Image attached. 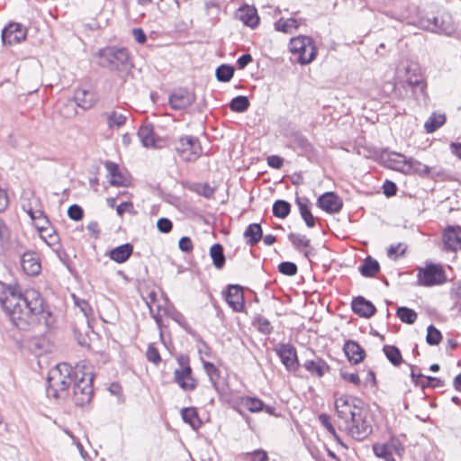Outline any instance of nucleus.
<instances>
[{"mask_svg":"<svg viewBox=\"0 0 461 461\" xmlns=\"http://www.w3.org/2000/svg\"><path fill=\"white\" fill-rule=\"evenodd\" d=\"M0 304L13 324L23 330L37 325L45 314L44 300L35 289L22 292L15 287L3 285Z\"/></svg>","mask_w":461,"mask_h":461,"instance_id":"f257e3e1","label":"nucleus"},{"mask_svg":"<svg viewBox=\"0 0 461 461\" xmlns=\"http://www.w3.org/2000/svg\"><path fill=\"white\" fill-rule=\"evenodd\" d=\"M76 366L68 363H59L49 372L46 393L48 397L56 400L64 399L68 389L75 382Z\"/></svg>","mask_w":461,"mask_h":461,"instance_id":"f03ea898","label":"nucleus"},{"mask_svg":"<svg viewBox=\"0 0 461 461\" xmlns=\"http://www.w3.org/2000/svg\"><path fill=\"white\" fill-rule=\"evenodd\" d=\"M93 379L94 375L90 366H76L72 401L77 406L85 407L90 403L94 393Z\"/></svg>","mask_w":461,"mask_h":461,"instance_id":"7ed1b4c3","label":"nucleus"},{"mask_svg":"<svg viewBox=\"0 0 461 461\" xmlns=\"http://www.w3.org/2000/svg\"><path fill=\"white\" fill-rule=\"evenodd\" d=\"M95 57L100 67L111 71H122L131 67V57L126 48L107 46L100 49Z\"/></svg>","mask_w":461,"mask_h":461,"instance_id":"20e7f679","label":"nucleus"},{"mask_svg":"<svg viewBox=\"0 0 461 461\" xmlns=\"http://www.w3.org/2000/svg\"><path fill=\"white\" fill-rule=\"evenodd\" d=\"M221 395L230 406L240 415H243L245 411L252 413L262 411L272 413V408L267 406L264 402L258 397L240 395L234 393H223Z\"/></svg>","mask_w":461,"mask_h":461,"instance_id":"39448f33","label":"nucleus"},{"mask_svg":"<svg viewBox=\"0 0 461 461\" xmlns=\"http://www.w3.org/2000/svg\"><path fill=\"white\" fill-rule=\"evenodd\" d=\"M289 51L296 57V61L301 65L311 63L317 55V48L314 41L310 36L300 35L290 40Z\"/></svg>","mask_w":461,"mask_h":461,"instance_id":"423d86ee","label":"nucleus"},{"mask_svg":"<svg viewBox=\"0 0 461 461\" xmlns=\"http://www.w3.org/2000/svg\"><path fill=\"white\" fill-rule=\"evenodd\" d=\"M446 282L445 269L439 264L426 262L423 267L417 268V284L420 286L430 287Z\"/></svg>","mask_w":461,"mask_h":461,"instance_id":"0eeeda50","label":"nucleus"},{"mask_svg":"<svg viewBox=\"0 0 461 461\" xmlns=\"http://www.w3.org/2000/svg\"><path fill=\"white\" fill-rule=\"evenodd\" d=\"M175 149L180 159L184 162H194L203 153L198 138L189 135L178 138L175 142Z\"/></svg>","mask_w":461,"mask_h":461,"instance_id":"6e6552de","label":"nucleus"},{"mask_svg":"<svg viewBox=\"0 0 461 461\" xmlns=\"http://www.w3.org/2000/svg\"><path fill=\"white\" fill-rule=\"evenodd\" d=\"M176 360L179 366L174 371V381L183 391H194L197 387L198 381L193 375V370L189 364V357L181 355Z\"/></svg>","mask_w":461,"mask_h":461,"instance_id":"1a4fd4ad","label":"nucleus"},{"mask_svg":"<svg viewBox=\"0 0 461 461\" xmlns=\"http://www.w3.org/2000/svg\"><path fill=\"white\" fill-rule=\"evenodd\" d=\"M146 303L160 330V336L162 337V317L167 312L171 304L162 292L156 291H150L148 293Z\"/></svg>","mask_w":461,"mask_h":461,"instance_id":"9d476101","label":"nucleus"},{"mask_svg":"<svg viewBox=\"0 0 461 461\" xmlns=\"http://www.w3.org/2000/svg\"><path fill=\"white\" fill-rule=\"evenodd\" d=\"M346 431L357 440L365 439L372 432V426L366 420L363 408L344 422Z\"/></svg>","mask_w":461,"mask_h":461,"instance_id":"9b49d317","label":"nucleus"},{"mask_svg":"<svg viewBox=\"0 0 461 461\" xmlns=\"http://www.w3.org/2000/svg\"><path fill=\"white\" fill-rule=\"evenodd\" d=\"M372 449L376 457L384 461H396L394 456H401L404 452L402 443L394 437L390 438L385 442L373 444Z\"/></svg>","mask_w":461,"mask_h":461,"instance_id":"f8f14e48","label":"nucleus"},{"mask_svg":"<svg viewBox=\"0 0 461 461\" xmlns=\"http://www.w3.org/2000/svg\"><path fill=\"white\" fill-rule=\"evenodd\" d=\"M362 404L360 399L349 395H341L336 398L335 409L339 419L344 423L363 408Z\"/></svg>","mask_w":461,"mask_h":461,"instance_id":"ddd939ff","label":"nucleus"},{"mask_svg":"<svg viewBox=\"0 0 461 461\" xmlns=\"http://www.w3.org/2000/svg\"><path fill=\"white\" fill-rule=\"evenodd\" d=\"M275 351L288 372H296L300 367L295 348L288 343L276 346Z\"/></svg>","mask_w":461,"mask_h":461,"instance_id":"4468645a","label":"nucleus"},{"mask_svg":"<svg viewBox=\"0 0 461 461\" xmlns=\"http://www.w3.org/2000/svg\"><path fill=\"white\" fill-rule=\"evenodd\" d=\"M393 158L390 159L391 167L397 171L400 172H411L414 171H422L426 174L430 173V168L421 164L420 161L414 159L413 158H407L405 156L400 153H393Z\"/></svg>","mask_w":461,"mask_h":461,"instance_id":"2eb2a0df","label":"nucleus"},{"mask_svg":"<svg viewBox=\"0 0 461 461\" xmlns=\"http://www.w3.org/2000/svg\"><path fill=\"white\" fill-rule=\"evenodd\" d=\"M27 30L21 23H10L2 31L4 45H15L25 40Z\"/></svg>","mask_w":461,"mask_h":461,"instance_id":"dca6fc26","label":"nucleus"},{"mask_svg":"<svg viewBox=\"0 0 461 461\" xmlns=\"http://www.w3.org/2000/svg\"><path fill=\"white\" fill-rule=\"evenodd\" d=\"M138 137L145 148L162 149L165 141L154 132L151 123L141 125L138 131Z\"/></svg>","mask_w":461,"mask_h":461,"instance_id":"f3484780","label":"nucleus"},{"mask_svg":"<svg viewBox=\"0 0 461 461\" xmlns=\"http://www.w3.org/2000/svg\"><path fill=\"white\" fill-rule=\"evenodd\" d=\"M21 207L30 218L34 217V215H41V212L43 211L41 199L30 190L23 191L22 194Z\"/></svg>","mask_w":461,"mask_h":461,"instance_id":"a211bd4d","label":"nucleus"},{"mask_svg":"<svg viewBox=\"0 0 461 461\" xmlns=\"http://www.w3.org/2000/svg\"><path fill=\"white\" fill-rule=\"evenodd\" d=\"M225 300L228 305L236 312H243L245 308L244 294L241 286L230 285L226 293Z\"/></svg>","mask_w":461,"mask_h":461,"instance_id":"6ab92c4d","label":"nucleus"},{"mask_svg":"<svg viewBox=\"0 0 461 461\" xmlns=\"http://www.w3.org/2000/svg\"><path fill=\"white\" fill-rule=\"evenodd\" d=\"M317 205L328 213H336L342 209L343 203L338 194L327 192L318 198Z\"/></svg>","mask_w":461,"mask_h":461,"instance_id":"aec40b11","label":"nucleus"},{"mask_svg":"<svg viewBox=\"0 0 461 461\" xmlns=\"http://www.w3.org/2000/svg\"><path fill=\"white\" fill-rule=\"evenodd\" d=\"M21 267L28 276H38L41 270L39 255L34 251H26L21 257Z\"/></svg>","mask_w":461,"mask_h":461,"instance_id":"412c9836","label":"nucleus"},{"mask_svg":"<svg viewBox=\"0 0 461 461\" xmlns=\"http://www.w3.org/2000/svg\"><path fill=\"white\" fill-rule=\"evenodd\" d=\"M194 95L185 89H178L169 96V104L174 110H184L193 104Z\"/></svg>","mask_w":461,"mask_h":461,"instance_id":"4be33fe9","label":"nucleus"},{"mask_svg":"<svg viewBox=\"0 0 461 461\" xmlns=\"http://www.w3.org/2000/svg\"><path fill=\"white\" fill-rule=\"evenodd\" d=\"M443 241L447 250L456 251L461 249V227H447L443 232Z\"/></svg>","mask_w":461,"mask_h":461,"instance_id":"5701e85b","label":"nucleus"},{"mask_svg":"<svg viewBox=\"0 0 461 461\" xmlns=\"http://www.w3.org/2000/svg\"><path fill=\"white\" fill-rule=\"evenodd\" d=\"M303 366L312 376L317 378L323 377L330 371L329 364L324 359L318 357L313 359L305 360Z\"/></svg>","mask_w":461,"mask_h":461,"instance_id":"b1692460","label":"nucleus"},{"mask_svg":"<svg viewBox=\"0 0 461 461\" xmlns=\"http://www.w3.org/2000/svg\"><path fill=\"white\" fill-rule=\"evenodd\" d=\"M236 16L246 26L252 29L256 28L259 23V17L258 15L257 9L248 5L240 6L236 13Z\"/></svg>","mask_w":461,"mask_h":461,"instance_id":"393cba45","label":"nucleus"},{"mask_svg":"<svg viewBox=\"0 0 461 461\" xmlns=\"http://www.w3.org/2000/svg\"><path fill=\"white\" fill-rule=\"evenodd\" d=\"M288 240L294 248L302 252L305 258H309L312 254L313 248L311 246V240L305 235L291 232L288 234Z\"/></svg>","mask_w":461,"mask_h":461,"instance_id":"a878e982","label":"nucleus"},{"mask_svg":"<svg viewBox=\"0 0 461 461\" xmlns=\"http://www.w3.org/2000/svg\"><path fill=\"white\" fill-rule=\"evenodd\" d=\"M351 307L356 314L365 318L372 317L376 312L375 305L362 296L354 298Z\"/></svg>","mask_w":461,"mask_h":461,"instance_id":"bb28decb","label":"nucleus"},{"mask_svg":"<svg viewBox=\"0 0 461 461\" xmlns=\"http://www.w3.org/2000/svg\"><path fill=\"white\" fill-rule=\"evenodd\" d=\"M343 350L348 361L355 365L362 362L366 356L365 350L354 340H347L343 346Z\"/></svg>","mask_w":461,"mask_h":461,"instance_id":"cd10ccee","label":"nucleus"},{"mask_svg":"<svg viewBox=\"0 0 461 461\" xmlns=\"http://www.w3.org/2000/svg\"><path fill=\"white\" fill-rule=\"evenodd\" d=\"M295 203L305 224L309 228L315 226V218L311 212V202L307 197H296Z\"/></svg>","mask_w":461,"mask_h":461,"instance_id":"c85d7f7f","label":"nucleus"},{"mask_svg":"<svg viewBox=\"0 0 461 461\" xmlns=\"http://www.w3.org/2000/svg\"><path fill=\"white\" fill-rule=\"evenodd\" d=\"M105 168L107 169L110 175V184L115 186H125L127 185L129 180L126 176L122 173L119 169V167L116 163L107 161L105 163Z\"/></svg>","mask_w":461,"mask_h":461,"instance_id":"c756f323","label":"nucleus"},{"mask_svg":"<svg viewBox=\"0 0 461 461\" xmlns=\"http://www.w3.org/2000/svg\"><path fill=\"white\" fill-rule=\"evenodd\" d=\"M293 147L300 156L312 158L316 155L313 145L303 136H295L293 140Z\"/></svg>","mask_w":461,"mask_h":461,"instance_id":"7c9ffc66","label":"nucleus"},{"mask_svg":"<svg viewBox=\"0 0 461 461\" xmlns=\"http://www.w3.org/2000/svg\"><path fill=\"white\" fill-rule=\"evenodd\" d=\"M303 19H295V18H280L274 23V29L276 32L291 34L294 32L302 24Z\"/></svg>","mask_w":461,"mask_h":461,"instance_id":"2f4dec72","label":"nucleus"},{"mask_svg":"<svg viewBox=\"0 0 461 461\" xmlns=\"http://www.w3.org/2000/svg\"><path fill=\"white\" fill-rule=\"evenodd\" d=\"M247 245L253 247L258 243L263 237V230L259 223H250L243 232Z\"/></svg>","mask_w":461,"mask_h":461,"instance_id":"473e14b6","label":"nucleus"},{"mask_svg":"<svg viewBox=\"0 0 461 461\" xmlns=\"http://www.w3.org/2000/svg\"><path fill=\"white\" fill-rule=\"evenodd\" d=\"M184 186L191 192H194L204 198L210 199L213 197L215 187L211 186L208 183H185Z\"/></svg>","mask_w":461,"mask_h":461,"instance_id":"72a5a7b5","label":"nucleus"},{"mask_svg":"<svg viewBox=\"0 0 461 461\" xmlns=\"http://www.w3.org/2000/svg\"><path fill=\"white\" fill-rule=\"evenodd\" d=\"M75 100L77 104L85 110L93 107L96 101L93 92L82 88L75 92Z\"/></svg>","mask_w":461,"mask_h":461,"instance_id":"f704fd0d","label":"nucleus"},{"mask_svg":"<svg viewBox=\"0 0 461 461\" xmlns=\"http://www.w3.org/2000/svg\"><path fill=\"white\" fill-rule=\"evenodd\" d=\"M181 417L183 420L189 424L194 430L199 429L203 422L198 415V412L194 407H185L181 410Z\"/></svg>","mask_w":461,"mask_h":461,"instance_id":"c9c22d12","label":"nucleus"},{"mask_svg":"<svg viewBox=\"0 0 461 461\" xmlns=\"http://www.w3.org/2000/svg\"><path fill=\"white\" fill-rule=\"evenodd\" d=\"M445 113H432L424 123L426 133H433L446 123Z\"/></svg>","mask_w":461,"mask_h":461,"instance_id":"e433bc0d","label":"nucleus"},{"mask_svg":"<svg viewBox=\"0 0 461 461\" xmlns=\"http://www.w3.org/2000/svg\"><path fill=\"white\" fill-rule=\"evenodd\" d=\"M132 250L133 247L131 244L126 243L112 249L110 252V258L117 263H123L131 257Z\"/></svg>","mask_w":461,"mask_h":461,"instance_id":"4c0bfd02","label":"nucleus"},{"mask_svg":"<svg viewBox=\"0 0 461 461\" xmlns=\"http://www.w3.org/2000/svg\"><path fill=\"white\" fill-rule=\"evenodd\" d=\"M358 269L363 276L374 277L379 272L380 266L376 259L367 257Z\"/></svg>","mask_w":461,"mask_h":461,"instance_id":"58836bf2","label":"nucleus"},{"mask_svg":"<svg viewBox=\"0 0 461 461\" xmlns=\"http://www.w3.org/2000/svg\"><path fill=\"white\" fill-rule=\"evenodd\" d=\"M107 122L108 128L112 131L119 130L125 125L127 116L122 113L113 111L104 114Z\"/></svg>","mask_w":461,"mask_h":461,"instance_id":"ea45409f","label":"nucleus"},{"mask_svg":"<svg viewBox=\"0 0 461 461\" xmlns=\"http://www.w3.org/2000/svg\"><path fill=\"white\" fill-rule=\"evenodd\" d=\"M210 257L216 269L220 270L223 268L226 263V258L223 253V248L221 244L215 243L210 248Z\"/></svg>","mask_w":461,"mask_h":461,"instance_id":"a19ab883","label":"nucleus"},{"mask_svg":"<svg viewBox=\"0 0 461 461\" xmlns=\"http://www.w3.org/2000/svg\"><path fill=\"white\" fill-rule=\"evenodd\" d=\"M383 352L390 363L394 366H399L403 362L401 351L395 346L384 345L383 347Z\"/></svg>","mask_w":461,"mask_h":461,"instance_id":"79ce46f5","label":"nucleus"},{"mask_svg":"<svg viewBox=\"0 0 461 461\" xmlns=\"http://www.w3.org/2000/svg\"><path fill=\"white\" fill-rule=\"evenodd\" d=\"M164 316L170 317L176 321L180 327H182L187 333L193 334V330L188 324L185 317L178 311H176L172 305L167 310V312Z\"/></svg>","mask_w":461,"mask_h":461,"instance_id":"37998d69","label":"nucleus"},{"mask_svg":"<svg viewBox=\"0 0 461 461\" xmlns=\"http://www.w3.org/2000/svg\"><path fill=\"white\" fill-rule=\"evenodd\" d=\"M318 419L321 424L327 429V431L332 436V438L339 444L347 448V446L341 441V438L337 434L336 429L330 421V417L328 414L321 413L319 415Z\"/></svg>","mask_w":461,"mask_h":461,"instance_id":"c03bdc74","label":"nucleus"},{"mask_svg":"<svg viewBox=\"0 0 461 461\" xmlns=\"http://www.w3.org/2000/svg\"><path fill=\"white\" fill-rule=\"evenodd\" d=\"M274 216L285 219L291 212V204L285 200H276L272 207Z\"/></svg>","mask_w":461,"mask_h":461,"instance_id":"a18cd8bd","label":"nucleus"},{"mask_svg":"<svg viewBox=\"0 0 461 461\" xmlns=\"http://www.w3.org/2000/svg\"><path fill=\"white\" fill-rule=\"evenodd\" d=\"M203 366L212 386L218 391V380L221 375L220 370L214 366V364L208 361H203Z\"/></svg>","mask_w":461,"mask_h":461,"instance_id":"49530a36","label":"nucleus"},{"mask_svg":"<svg viewBox=\"0 0 461 461\" xmlns=\"http://www.w3.org/2000/svg\"><path fill=\"white\" fill-rule=\"evenodd\" d=\"M396 316L402 322L407 324H413L418 318V314L414 310L404 306L399 307L397 309Z\"/></svg>","mask_w":461,"mask_h":461,"instance_id":"de8ad7c7","label":"nucleus"},{"mask_svg":"<svg viewBox=\"0 0 461 461\" xmlns=\"http://www.w3.org/2000/svg\"><path fill=\"white\" fill-rule=\"evenodd\" d=\"M253 325L259 332L264 335H269L273 331V326L270 321L262 315H258L253 320Z\"/></svg>","mask_w":461,"mask_h":461,"instance_id":"09e8293b","label":"nucleus"},{"mask_svg":"<svg viewBox=\"0 0 461 461\" xmlns=\"http://www.w3.org/2000/svg\"><path fill=\"white\" fill-rule=\"evenodd\" d=\"M249 107V101L247 96L238 95L230 103V109L232 112L243 113Z\"/></svg>","mask_w":461,"mask_h":461,"instance_id":"8fccbe9b","label":"nucleus"},{"mask_svg":"<svg viewBox=\"0 0 461 461\" xmlns=\"http://www.w3.org/2000/svg\"><path fill=\"white\" fill-rule=\"evenodd\" d=\"M216 78L221 82H229L234 75V68L231 66L222 64L216 69Z\"/></svg>","mask_w":461,"mask_h":461,"instance_id":"3c124183","label":"nucleus"},{"mask_svg":"<svg viewBox=\"0 0 461 461\" xmlns=\"http://www.w3.org/2000/svg\"><path fill=\"white\" fill-rule=\"evenodd\" d=\"M31 219L39 232L51 230L50 222L43 211L41 212V215H34V217Z\"/></svg>","mask_w":461,"mask_h":461,"instance_id":"603ef678","label":"nucleus"},{"mask_svg":"<svg viewBox=\"0 0 461 461\" xmlns=\"http://www.w3.org/2000/svg\"><path fill=\"white\" fill-rule=\"evenodd\" d=\"M411 368V378L415 385L420 386L422 389L430 388V376L422 374H417L413 370V366L410 365Z\"/></svg>","mask_w":461,"mask_h":461,"instance_id":"864d4df0","label":"nucleus"},{"mask_svg":"<svg viewBox=\"0 0 461 461\" xmlns=\"http://www.w3.org/2000/svg\"><path fill=\"white\" fill-rule=\"evenodd\" d=\"M422 23L423 27L428 31L436 33H442L445 32V29L439 23V19L436 16H433L432 18H428L427 20H423Z\"/></svg>","mask_w":461,"mask_h":461,"instance_id":"5fc2aeb1","label":"nucleus"},{"mask_svg":"<svg viewBox=\"0 0 461 461\" xmlns=\"http://www.w3.org/2000/svg\"><path fill=\"white\" fill-rule=\"evenodd\" d=\"M442 339L441 332L433 325H429L427 329L426 341L429 345H438Z\"/></svg>","mask_w":461,"mask_h":461,"instance_id":"6e6d98bb","label":"nucleus"},{"mask_svg":"<svg viewBox=\"0 0 461 461\" xmlns=\"http://www.w3.org/2000/svg\"><path fill=\"white\" fill-rule=\"evenodd\" d=\"M39 233L41 238L46 242L48 246L55 247L56 245L59 244V236L52 227L51 230L41 231Z\"/></svg>","mask_w":461,"mask_h":461,"instance_id":"4d7b16f0","label":"nucleus"},{"mask_svg":"<svg viewBox=\"0 0 461 461\" xmlns=\"http://www.w3.org/2000/svg\"><path fill=\"white\" fill-rule=\"evenodd\" d=\"M278 271L283 275L293 276L296 275L298 268L294 263L285 261L278 265Z\"/></svg>","mask_w":461,"mask_h":461,"instance_id":"13d9d810","label":"nucleus"},{"mask_svg":"<svg viewBox=\"0 0 461 461\" xmlns=\"http://www.w3.org/2000/svg\"><path fill=\"white\" fill-rule=\"evenodd\" d=\"M147 359L158 366L161 362L160 354L158 348L153 345L149 344L146 352Z\"/></svg>","mask_w":461,"mask_h":461,"instance_id":"bf43d9fd","label":"nucleus"},{"mask_svg":"<svg viewBox=\"0 0 461 461\" xmlns=\"http://www.w3.org/2000/svg\"><path fill=\"white\" fill-rule=\"evenodd\" d=\"M406 246L402 243L393 244L387 249V255L389 258H397L405 253Z\"/></svg>","mask_w":461,"mask_h":461,"instance_id":"052dcab7","label":"nucleus"},{"mask_svg":"<svg viewBox=\"0 0 461 461\" xmlns=\"http://www.w3.org/2000/svg\"><path fill=\"white\" fill-rule=\"evenodd\" d=\"M68 215L71 220L79 221L83 218L84 212L79 205L73 204L68 207Z\"/></svg>","mask_w":461,"mask_h":461,"instance_id":"680f3d73","label":"nucleus"},{"mask_svg":"<svg viewBox=\"0 0 461 461\" xmlns=\"http://www.w3.org/2000/svg\"><path fill=\"white\" fill-rule=\"evenodd\" d=\"M73 298H74L75 304L80 308L81 312L85 314V316L88 317V316L92 315L93 310L86 301L79 300L75 295H73Z\"/></svg>","mask_w":461,"mask_h":461,"instance_id":"e2e57ef3","label":"nucleus"},{"mask_svg":"<svg viewBox=\"0 0 461 461\" xmlns=\"http://www.w3.org/2000/svg\"><path fill=\"white\" fill-rule=\"evenodd\" d=\"M340 376L345 381L351 383L356 386H358L361 384L360 377L357 373H348V372L341 371Z\"/></svg>","mask_w":461,"mask_h":461,"instance_id":"0e129e2a","label":"nucleus"},{"mask_svg":"<svg viewBox=\"0 0 461 461\" xmlns=\"http://www.w3.org/2000/svg\"><path fill=\"white\" fill-rule=\"evenodd\" d=\"M157 227L162 233H168L173 227L172 221L167 218H160L157 221Z\"/></svg>","mask_w":461,"mask_h":461,"instance_id":"69168bd1","label":"nucleus"},{"mask_svg":"<svg viewBox=\"0 0 461 461\" xmlns=\"http://www.w3.org/2000/svg\"><path fill=\"white\" fill-rule=\"evenodd\" d=\"M251 456V461H268V455L263 449H257L248 453Z\"/></svg>","mask_w":461,"mask_h":461,"instance_id":"338daca9","label":"nucleus"},{"mask_svg":"<svg viewBox=\"0 0 461 461\" xmlns=\"http://www.w3.org/2000/svg\"><path fill=\"white\" fill-rule=\"evenodd\" d=\"M179 249L184 252H191L194 249L193 241L189 237H182L178 242Z\"/></svg>","mask_w":461,"mask_h":461,"instance_id":"774afa93","label":"nucleus"}]
</instances>
